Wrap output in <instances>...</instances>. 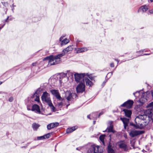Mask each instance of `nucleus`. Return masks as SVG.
<instances>
[{
  "label": "nucleus",
  "mask_w": 153,
  "mask_h": 153,
  "mask_svg": "<svg viewBox=\"0 0 153 153\" xmlns=\"http://www.w3.org/2000/svg\"><path fill=\"white\" fill-rule=\"evenodd\" d=\"M90 115H88L87 116V118H89V119H91L90 118Z\"/></svg>",
  "instance_id": "c03bdc74"
},
{
  "label": "nucleus",
  "mask_w": 153,
  "mask_h": 153,
  "mask_svg": "<svg viewBox=\"0 0 153 153\" xmlns=\"http://www.w3.org/2000/svg\"><path fill=\"white\" fill-rule=\"evenodd\" d=\"M133 101L131 100H128L121 105L122 107H126L127 108H131L133 104Z\"/></svg>",
  "instance_id": "0eeeda50"
},
{
  "label": "nucleus",
  "mask_w": 153,
  "mask_h": 153,
  "mask_svg": "<svg viewBox=\"0 0 153 153\" xmlns=\"http://www.w3.org/2000/svg\"><path fill=\"white\" fill-rule=\"evenodd\" d=\"M136 93H137V92H136V93H133V94H134L135 96V94Z\"/></svg>",
  "instance_id": "6e6d98bb"
},
{
  "label": "nucleus",
  "mask_w": 153,
  "mask_h": 153,
  "mask_svg": "<svg viewBox=\"0 0 153 153\" xmlns=\"http://www.w3.org/2000/svg\"><path fill=\"white\" fill-rule=\"evenodd\" d=\"M13 100V98L12 97H10L9 99V101L10 102H11Z\"/></svg>",
  "instance_id": "4c0bfd02"
},
{
  "label": "nucleus",
  "mask_w": 153,
  "mask_h": 153,
  "mask_svg": "<svg viewBox=\"0 0 153 153\" xmlns=\"http://www.w3.org/2000/svg\"><path fill=\"white\" fill-rule=\"evenodd\" d=\"M40 91L37 90L35 93L32 96V97L34 98V100L36 102H39V94Z\"/></svg>",
  "instance_id": "9d476101"
},
{
  "label": "nucleus",
  "mask_w": 153,
  "mask_h": 153,
  "mask_svg": "<svg viewBox=\"0 0 153 153\" xmlns=\"http://www.w3.org/2000/svg\"><path fill=\"white\" fill-rule=\"evenodd\" d=\"M105 136V135H101L100 137V140L102 142V143L104 145V139Z\"/></svg>",
  "instance_id": "c85d7f7f"
},
{
  "label": "nucleus",
  "mask_w": 153,
  "mask_h": 153,
  "mask_svg": "<svg viewBox=\"0 0 153 153\" xmlns=\"http://www.w3.org/2000/svg\"><path fill=\"white\" fill-rule=\"evenodd\" d=\"M1 3L5 6H6L8 5V3L7 2H1Z\"/></svg>",
  "instance_id": "e433bc0d"
},
{
  "label": "nucleus",
  "mask_w": 153,
  "mask_h": 153,
  "mask_svg": "<svg viewBox=\"0 0 153 153\" xmlns=\"http://www.w3.org/2000/svg\"><path fill=\"white\" fill-rule=\"evenodd\" d=\"M85 73L80 74L77 73H75L74 76L76 81L77 82H79V83L85 82L84 77L85 76Z\"/></svg>",
  "instance_id": "7ed1b4c3"
},
{
  "label": "nucleus",
  "mask_w": 153,
  "mask_h": 153,
  "mask_svg": "<svg viewBox=\"0 0 153 153\" xmlns=\"http://www.w3.org/2000/svg\"><path fill=\"white\" fill-rule=\"evenodd\" d=\"M36 62H35V63H33L32 64V65L33 66H36Z\"/></svg>",
  "instance_id": "ea45409f"
},
{
  "label": "nucleus",
  "mask_w": 153,
  "mask_h": 153,
  "mask_svg": "<svg viewBox=\"0 0 153 153\" xmlns=\"http://www.w3.org/2000/svg\"><path fill=\"white\" fill-rule=\"evenodd\" d=\"M37 139L38 140H43L45 139V137H44V135H43L42 136L37 137Z\"/></svg>",
  "instance_id": "2f4dec72"
},
{
  "label": "nucleus",
  "mask_w": 153,
  "mask_h": 153,
  "mask_svg": "<svg viewBox=\"0 0 153 153\" xmlns=\"http://www.w3.org/2000/svg\"><path fill=\"white\" fill-rule=\"evenodd\" d=\"M106 82V81H104L103 82V83H102V84H103V85H104L105 83Z\"/></svg>",
  "instance_id": "79ce46f5"
},
{
  "label": "nucleus",
  "mask_w": 153,
  "mask_h": 153,
  "mask_svg": "<svg viewBox=\"0 0 153 153\" xmlns=\"http://www.w3.org/2000/svg\"><path fill=\"white\" fill-rule=\"evenodd\" d=\"M123 111L124 112L126 117H131L132 112L130 110L124 109L123 110Z\"/></svg>",
  "instance_id": "a211bd4d"
},
{
  "label": "nucleus",
  "mask_w": 153,
  "mask_h": 153,
  "mask_svg": "<svg viewBox=\"0 0 153 153\" xmlns=\"http://www.w3.org/2000/svg\"><path fill=\"white\" fill-rule=\"evenodd\" d=\"M87 153H95L93 146H91L90 149L88 151Z\"/></svg>",
  "instance_id": "c756f323"
},
{
  "label": "nucleus",
  "mask_w": 153,
  "mask_h": 153,
  "mask_svg": "<svg viewBox=\"0 0 153 153\" xmlns=\"http://www.w3.org/2000/svg\"><path fill=\"white\" fill-rule=\"evenodd\" d=\"M95 153H101L103 151L101 147L96 145H92Z\"/></svg>",
  "instance_id": "9b49d317"
},
{
  "label": "nucleus",
  "mask_w": 153,
  "mask_h": 153,
  "mask_svg": "<svg viewBox=\"0 0 153 153\" xmlns=\"http://www.w3.org/2000/svg\"><path fill=\"white\" fill-rule=\"evenodd\" d=\"M50 91L52 94L57 99L60 100H62L60 96L58 90L53 89L51 90Z\"/></svg>",
  "instance_id": "423d86ee"
},
{
  "label": "nucleus",
  "mask_w": 153,
  "mask_h": 153,
  "mask_svg": "<svg viewBox=\"0 0 153 153\" xmlns=\"http://www.w3.org/2000/svg\"><path fill=\"white\" fill-rule=\"evenodd\" d=\"M62 80H61L60 79L59 80V82L60 83V84H61V83L62 82Z\"/></svg>",
  "instance_id": "37998d69"
},
{
  "label": "nucleus",
  "mask_w": 153,
  "mask_h": 153,
  "mask_svg": "<svg viewBox=\"0 0 153 153\" xmlns=\"http://www.w3.org/2000/svg\"><path fill=\"white\" fill-rule=\"evenodd\" d=\"M77 128V126H74L71 128H68L66 130V132L67 134H69L75 131Z\"/></svg>",
  "instance_id": "dca6fc26"
},
{
  "label": "nucleus",
  "mask_w": 153,
  "mask_h": 153,
  "mask_svg": "<svg viewBox=\"0 0 153 153\" xmlns=\"http://www.w3.org/2000/svg\"><path fill=\"white\" fill-rule=\"evenodd\" d=\"M48 104L50 107L52 111L53 112L55 111V108L51 102L48 103Z\"/></svg>",
  "instance_id": "a878e982"
},
{
  "label": "nucleus",
  "mask_w": 153,
  "mask_h": 153,
  "mask_svg": "<svg viewBox=\"0 0 153 153\" xmlns=\"http://www.w3.org/2000/svg\"><path fill=\"white\" fill-rule=\"evenodd\" d=\"M27 109L28 110H30V109H29V108H27Z\"/></svg>",
  "instance_id": "4d7b16f0"
},
{
  "label": "nucleus",
  "mask_w": 153,
  "mask_h": 153,
  "mask_svg": "<svg viewBox=\"0 0 153 153\" xmlns=\"http://www.w3.org/2000/svg\"><path fill=\"white\" fill-rule=\"evenodd\" d=\"M103 114V113L102 112H100L99 114L98 117H99L101 115V114Z\"/></svg>",
  "instance_id": "a19ab883"
},
{
  "label": "nucleus",
  "mask_w": 153,
  "mask_h": 153,
  "mask_svg": "<svg viewBox=\"0 0 153 153\" xmlns=\"http://www.w3.org/2000/svg\"><path fill=\"white\" fill-rule=\"evenodd\" d=\"M2 82H0V85L2 83Z\"/></svg>",
  "instance_id": "864d4df0"
},
{
  "label": "nucleus",
  "mask_w": 153,
  "mask_h": 153,
  "mask_svg": "<svg viewBox=\"0 0 153 153\" xmlns=\"http://www.w3.org/2000/svg\"><path fill=\"white\" fill-rule=\"evenodd\" d=\"M2 93H5L3 92H1V91L0 92V94H2Z\"/></svg>",
  "instance_id": "de8ad7c7"
},
{
  "label": "nucleus",
  "mask_w": 153,
  "mask_h": 153,
  "mask_svg": "<svg viewBox=\"0 0 153 153\" xmlns=\"http://www.w3.org/2000/svg\"><path fill=\"white\" fill-rule=\"evenodd\" d=\"M50 133H48L47 134H46L44 135V137H45V139L46 138H48L50 137Z\"/></svg>",
  "instance_id": "473e14b6"
},
{
  "label": "nucleus",
  "mask_w": 153,
  "mask_h": 153,
  "mask_svg": "<svg viewBox=\"0 0 153 153\" xmlns=\"http://www.w3.org/2000/svg\"><path fill=\"white\" fill-rule=\"evenodd\" d=\"M53 123H50L48 125L47 128L48 129L50 130L51 128H54V126H53Z\"/></svg>",
  "instance_id": "cd10ccee"
},
{
  "label": "nucleus",
  "mask_w": 153,
  "mask_h": 153,
  "mask_svg": "<svg viewBox=\"0 0 153 153\" xmlns=\"http://www.w3.org/2000/svg\"><path fill=\"white\" fill-rule=\"evenodd\" d=\"M149 14H153V9L149 10Z\"/></svg>",
  "instance_id": "c9c22d12"
},
{
  "label": "nucleus",
  "mask_w": 153,
  "mask_h": 153,
  "mask_svg": "<svg viewBox=\"0 0 153 153\" xmlns=\"http://www.w3.org/2000/svg\"><path fill=\"white\" fill-rule=\"evenodd\" d=\"M143 50H141V51H140L139 52H140L141 51H142V52H143Z\"/></svg>",
  "instance_id": "5fc2aeb1"
},
{
  "label": "nucleus",
  "mask_w": 153,
  "mask_h": 153,
  "mask_svg": "<svg viewBox=\"0 0 153 153\" xmlns=\"http://www.w3.org/2000/svg\"><path fill=\"white\" fill-rule=\"evenodd\" d=\"M87 76L88 77L92 80L94 81V78L95 76H93L92 74H88V73L85 74V76Z\"/></svg>",
  "instance_id": "bb28decb"
},
{
  "label": "nucleus",
  "mask_w": 153,
  "mask_h": 153,
  "mask_svg": "<svg viewBox=\"0 0 153 153\" xmlns=\"http://www.w3.org/2000/svg\"><path fill=\"white\" fill-rule=\"evenodd\" d=\"M139 101L140 103L143 104L147 101V99L146 97L143 96L140 98Z\"/></svg>",
  "instance_id": "393cba45"
},
{
  "label": "nucleus",
  "mask_w": 153,
  "mask_h": 153,
  "mask_svg": "<svg viewBox=\"0 0 153 153\" xmlns=\"http://www.w3.org/2000/svg\"><path fill=\"white\" fill-rule=\"evenodd\" d=\"M147 112L149 114L148 115L143 114L138 116L135 119V124L131 123L130 125L136 128H143L149 123L148 121H146L147 119L149 120V118H150L153 121V111L148 110Z\"/></svg>",
  "instance_id": "f257e3e1"
},
{
  "label": "nucleus",
  "mask_w": 153,
  "mask_h": 153,
  "mask_svg": "<svg viewBox=\"0 0 153 153\" xmlns=\"http://www.w3.org/2000/svg\"><path fill=\"white\" fill-rule=\"evenodd\" d=\"M95 122H96V121H94V122H93V124H95Z\"/></svg>",
  "instance_id": "09e8293b"
},
{
  "label": "nucleus",
  "mask_w": 153,
  "mask_h": 153,
  "mask_svg": "<svg viewBox=\"0 0 153 153\" xmlns=\"http://www.w3.org/2000/svg\"><path fill=\"white\" fill-rule=\"evenodd\" d=\"M76 150H80V148H76Z\"/></svg>",
  "instance_id": "49530a36"
},
{
  "label": "nucleus",
  "mask_w": 153,
  "mask_h": 153,
  "mask_svg": "<svg viewBox=\"0 0 153 153\" xmlns=\"http://www.w3.org/2000/svg\"><path fill=\"white\" fill-rule=\"evenodd\" d=\"M150 1L151 2H153V0H150Z\"/></svg>",
  "instance_id": "3c124183"
},
{
  "label": "nucleus",
  "mask_w": 153,
  "mask_h": 153,
  "mask_svg": "<svg viewBox=\"0 0 153 153\" xmlns=\"http://www.w3.org/2000/svg\"><path fill=\"white\" fill-rule=\"evenodd\" d=\"M73 49V48L71 46H69L64 49L63 51V52L64 53H63L64 55L65 54L67 53L69 51H72Z\"/></svg>",
  "instance_id": "412c9836"
},
{
  "label": "nucleus",
  "mask_w": 153,
  "mask_h": 153,
  "mask_svg": "<svg viewBox=\"0 0 153 153\" xmlns=\"http://www.w3.org/2000/svg\"><path fill=\"white\" fill-rule=\"evenodd\" d=\"M108 153H114V150L109 147L108 148Z\"/></svg>",
  "instance_id": "7c9ffc66"
},
{
  "label": "nucleus",
  "mask_w": 153,
  "mask_h": 153,
  "mask_svg": "<svg viewBox=\"0 0 153 153\" xmlns=\"http://www.w3.org/2000/svg\"><path fill=\"white\" fill-rule=\"evenodd\" d=\"M109 136L110 137H111V136L110 135H109Z\"/></svg>",
  "instance_id": "13d9d810"
},
{
  "label": "nucleus",
  "mask_w": 153,
  "mask_h": 153,
  "mask_svg": "<svg viewBox=\"0 0 153 153\" xmlns=\"http://www.w3.org/2000/svg\"><path fill=\"white\" fill-rule=\"evenodd\" d=\"M42 101L47 103V104L51 102L50 94L46 91L43 93L41 97Z\"/></svg>",
  "instance_id": "20e7f679"
},
{
  "label": "nucleus",
  "mask_w": 153,
  "mask_h": 153,
  "mask_svg": "<svg viewBox=\"0 0 153 153\" xmlns=\"http://www.w3.org/2000/svg\"><path fill=\"white\" fill-rule=\"evenodd\" d=\"M110 66L111 67H114V64L113 63H112L110 64Z\"/></svg>",
  "instance_id": "58836bf2"
},
{
  "label": "nucleus",
  "mask_w": 153,
  "mask_h": 153,
  "mask_svg": "<svg viewBox=\"0 0 153 153\" xmlns=\"http://www.w3.org/2000/svg\"><path fill=\"white\" fill-rule=\"evenodd\" d=\"M65 97L68 101H70L72 99V94L69 92H67L65 93Z\"/></svg>",
  "instance_id": "f3484780"
},
{
  "label": "nucleus",
  "mask_w": 153,
  "mask_h": 153,
  "mask_svg": "<svg viewBox=\"0 0 153 153\" xmlns=\"http://www.w3.org/2000/svg\"><path fill=\"white\" fill-rule=\"evenodd\" d=\"M70 105L69 104H68L67 105H66L67 108H68V105Z\"/></svg>",
  "instance_id": "8fccbe9b"
},
{
  "label": "nucleus",
  "mask_w": 153,
  "mask_h": 153,
  "mask_svg": "<svg viewBox=\"0 0 153 153\" xmlns=\"http://www.w3.org/2000/svg\"><path fill=\"white\" fill-rule=\"evenodd\" d=\"M53 126H54V127H57L59 124V123H58L57 122H56L55 123H53Z\"/></svg>",
  "instance_id": "72a5a7b5"
},
{
  "label": "nucleus",
  "mask_w": 153,
  "mask_h": 153,
  "mask_svg": "<svg viewBox=\"0 0 153 153\" xmlns=\"http://www.w3.org/2000/svg\"><path fill=\"white\" fill-rule=\"evenodd\" d=\"M119 146L120 148L123 149L126 151L128 150V148L126 142L124 141H120L119 143Z\"/></svg>",
  "instance_id": "1a4fd4ad"
},
{
  "label": "nucleus",
  "mask_w": 153,
  "mask_h": 153,
  "mask_svg": "<svg viewBox=\"0 0 153 153\" xmlns=\"http://www.w3.org/2000/svg\"><path fill=\"white\" fill-rule=\"evenodd\" d=\"M88 50V49L86 48H78L76 50V53H79L86 51Z\"/></svg>",
  "instance_id": "aec40b11"
},
{
  "label": "nucleus",
  "mask_w": 153,
  "mask_h": 153,
  "mask_svg": "<svg viewBox=\"0 0 153 153\" xmlns=\"http://www.w3.org/2000/svg\"><path fill=\"white\" fill-rule=\"evenodd\" d=\"M120 119L123 121L124 125V128L125 129H126V127L128 126L129 122V119L126 118H121Z\"/></svg>",
  "instance_id": "ddd939ff"
},
{
  "label": "nucleus",
  "mask_w": 153,
  "mask_h": 153,
  "mask_svg": "<svg viewBox=\"0 0 153 153\" xmlns=\"http://www.w3.org/2000/svg\"><path fill=\"white\" fill-rule=\"evenodd\" d=\"M32 110L35 111L36 112L40 113V110L39 106L36 104H35L33 105Z\"/></svg>",
  "instance_id": "4468645a"
},
{
  "label": "nucleus",
  "mask_w": 153,
  "mask_h": 153,
  "mask_svg": "<svg viewBox=\"0 0 153 153\" xmlns=\"http://www.w3.org/2000/svg\"><path fill=\"white\" fill-rule=\"evenodd\" d=\"M65 75L67 76L68 79H72L73 77V74L70 71H68L66 74H64V76Z\"/></svg>",
  "instance_id": "4be33fe9"
},
{
  "label": "nucleus",
  "mask_w": 153,
  "mask_h": 153,
  "mask_svg": "<svg viewBox=\"0 0 153 153\" xmlns=\"http://www.w3.org/2000/svg\"><path fill=\"white\" fill-rule=\"evenodd\" d=\"M148 9V6L143 5L141 6L138 10V13H143L146 12Z\"/></svg>",
  "instance_id": "f8f14e48"
},
{
  "label": "nucleus",
  "mask_w": 153,
  "mask_h": 153,
  "mask_svg": "<svg viewBox=\"0 0 153 153\" xmlns=\"http://www.w3.org/2000/svg\"><path fill=\"white\" fill-rule=\"evenodd\" d=\"M63 105V103L62 102L58 103V105L59 107H62Z\"/></svg>",
  "instance_id": "f704fd0d"
},
{
  "label": "nucleus",
  "mask_w": 153,
  "mask_h": 153,
  "mask_svg": "<svg viewBox=\"0 0 153 153\" xmlns=\"http://www.w3.org/2000/svg\"><path fill=\"white\" fill-rule=\"evenodd\" d=\"M40 126L39 124L36 123H34L32 125V127L34 131L37 130Z\"/></svg>",
  "instance_id": "5701e85b"
},
{
  "label": "nucleus",
  "mask_w": 153,
  "mask_h": 153,
  "mask_svg": "<svg viewBox=\"0 0 153 153\" xmlns=\"http://www.w3.org/2000/svg\"><path fill=\"white\" fill-rule=\"evenodd\" d=\"M64 56V54L61 53L55 56L50 55L43 59V60H48L49 64L50 65H55L60 62V58Z\"/></svg>",
  "instance_id": "f03ea898"
},
{
  "label": "nucleus",
  "mask_w": 153,
  "mask_h": 153,
  "mask_svg": "<svg viewBox=\"0 0 153 153\" xmlns=\"http://www.w3.org/2000/svg\"><path fill=\"white\" fill-rule=\"evenodd\" d=\"M85 81L87 85L91 86L93 85V83L88 78H85Z\"/></svg>",
  "instance_id": "b1692460"
},
{
  "label": "nucleus",
  "mask_w": 153,
  "mask_h": 153,
  "mask_svg": "<svg viewBox=\"0 0 153 153\" xmlns=\"http://www.w3.org/2000/svg\"><path fill=\"white\" fill-rule=\"evenodd\" d=\"M141 134L142 132L141 131H137L135 130H132L130 131L129 134L131 137H134Z\"/></svg>",
  "instance_id": "6e6552de"
},
{
  "label": "nucleus",
  "mask_w": 153,
  "mask_h": 153,
  "mask_svg": "<svg viewBox=\"0 0 153 153\" xmlns=\"http://www.w3.org/2000/svg\"><path fill=\"white\" fill-rule=\"evenodd\" d=\"M85 82L84 83L81 82L77 86L76 88V90L77 93L82 92L85 90Z\"/></svg>",
  "instance_id": "39448f33"
},
{
  "label": "nucleus",
  "mask_w": 153,
  "mask_h": 153,
  "mask_svg": "<svg viewBox=\"0 0 153 153\" xmlns=\"http://www.w3.org/2000/svg\"><path fill=\"white\" fill-rule=\"evenodd\" d=\"M149 54H144V55H149Z\"/></svg>",
  "instance_id": "603ef678"
},
{
  "label": "nucleus",
  "mask_w": 153,
  "mask_h": 153,
  "mask_svg": "<svg viewBox=\"0 0 153 153\" xmlns=\"http://www.w3.org/2000/svg\"><path fill=\"white\" fill-rule=\"evenodd\" d=\"M115 60L117 61V63H118L119 62V60L118 59H115Z\"/></svg>",
  "instance_id": "a18cd8bd"
},
{
  "label": "nucleus",
  "mask_w": 153,
  "mask_h": 153,
  "mask_svg": "<svg viewBox=\"0 0 153 153\" xmlns=\"http://www.w3.org/2000/svg\"><path fill=\"white\" fill-rule=\"evenodd\" d=\"M63 37H64L62 36L59 39L60 41H61V44L62 45H66L69 42V40L66 38L63 39Z\"/></svg>",
  "instance_id": "2eb2a0df"
},
{
  "label": "nucleus",
  "mask_w": 153,
  "mask_h": 153,
  "mask_svg": "<svg viewBox=\"0 0 153 153\" xmlns=\"http://www.w3.org/2000/svg\"><path fill=\"white\" fill-rule=\"evenodd\" d=\"M112 122H110V126H109L106 129V131L108 132H114V131L113 129V125L112 124Z\"/></svg>",
  "instance_id": "6ab92c4d"
}]
</instances>
